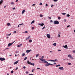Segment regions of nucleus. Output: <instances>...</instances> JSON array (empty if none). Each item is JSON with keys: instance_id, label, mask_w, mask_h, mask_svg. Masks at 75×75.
Returning <instances> with one entry per match:
<instances>
[{"instance_id": "1", "label": "nucleus", "mask_w": 75, "mask_h": 75, "mask_svg": "<svg viewBox=\"0 0 75 75\" xmlns=\"http://www.w3.org/2000/svg\"><path fill=\"white\" fill-rule=\"evenodd\" d=\"M45 63V64H46L45 65V66L46 67H48L49 65H52V64H51L50 63H48V62L47 61H44V62H42V63Z\"/></svg>"}, {"instance_id": "2", "label": "nucleus", "mask_w": 75, "mask_h": 75, "mask_svg": "<svg viewBox=\"0 0 75 75\" xmlns=\"http://www.w3.org/2000/svg\"><path fill=\"white\" fill-rule=\"evenodd\" d=\"M43 58H44V56H42L41 59L39 58V59H40L41 61H45V59H43Z\"/></svg>"}, {"instance_id": "3", "label": "nucleus", "mask_w": 75, "mask_h": 75, "mask_svg": "<svg viewBox=\"0 0 75 75\" xmlns=\"http://www.w3.org/2000/svg\"><path fill=\"white\" fill-rule=\"evenodd\" d=\"M54 24H59V22L57 21H54Z\"/></svg>"}, {"instance_id": "4", "label": "nucleus", "mask_w": 75, "mask_h": 75, "mask_svg": "<svg viewBox=\"0 0 75 75\" xmlns=\"http://www.w3.org/2000/svg\"><path fill=\"white\" fill-rule=\"evenodd\" d=\"M15 42V41H14V42L12 43H9L8 45V47H10V46H11V45H12V44H13V43H14V42Z\"/></svg>"}, {"instance_id": "5", "label": "nucleus", "mask_w": 75, "mask_h": 75, "mask_svg": "<svg viewBox=\"0 0 75 75\" xmlns=\"http://www.w3.org/2000/svg\"><path fill=\"white\" fill-rule=\"evenodd\" d=\"M47 37L48 38H50V37H51V35L47 34Z\"/></svg>"}, {"instance_id": "6", "label": "nucleus", "mask_w": 75, "mask_h": 75, "mask_svg": "<svg viewBox=\"0 0 75 75\" xmlns=\"http://www.w3.org/2000/svg\"><path fill=\"white\" fill-rule=\"evenodd\" d=\"M0 60H1V61H4V60H5V59L4 58L1 57L0 58Z\"/></svg>"}, {"instance_id": "7", "label": "nucleus", "mask_w": 75, "mask_h": 75, "mask_svg": "<svg viewBox=\"0 0 75 75\" xmlns=\"http://www.w3.org/2000/svg\"><path fill=\"white\" fill-rule=\"evenodd\" d=\"M32 51V50H26V52L27 54H28L29 52H30V51Z\"/></svg>"}, {"instance_id": "8", "label": "nucleus", "mask_w": 75, "mask_h": 75, "mask_svg": "<svg viewBox=\"0 0 75 75\" xmlns=\"http://www.w3.org/2000/svg\"><path fill=\"white\" fill-rule=\"evenodd\" d=\"M38 25H41V27H42L43 25H44V23H42V24L41 23L38 24Z\"/></svg>"}, {"instance_id": "9", "label": "nucleus", "mask_w": 75, "mask_h": 75, "mask_svg": "<svg viewBox=\"0 0 75 75\" xmlns=\"http://www.w3.org/2000/svg\"><path fill=\"white\" fill-rule=\"evenodd\" d=\"M59 69H60V70H64V67H59Z\"/></svg>"}, {"instance_id": "10", "label": "nucleus", "mask_w": 75, "mask_h": 75, "mask_svg": "<svg viewBox=\"0 0 75 75\" xmlns=\"http://www.w3.org/2000/svg\"><path fill=\"white\" fill-rule=\"evenodd\" d=\"M3 3V0H1L0 1V5H1V4Z\"/></svg>"}, {"instance_id": "11", "label": "nucleus", "mask_w": 75, "mask_h": 75, "mask_svg": "<svg viewBox=\"0 0 75 75\" xmlns=\"http://www.w3.org/2000/svg\"><path fill=\"white\" fill-rule=\"evenodd\" d=\"M18 60L17 61L15 62L14 63V65H16V64H17V63H18Z\"/></svg>"}, {"instance_id": "12", "label": "nucleus", "mask_w": 75, "mask_h": 75, "mask_svg": "<svg viewBox=\"0 0 75 75\" xmlns=\"http://www.w3.org/2000/svg\"><path fill=\"white\" fill-rule=\"evenodd\" d=\"M31 38V36H29L28 37V38H27L25 39L26 40H28L29 38Z\"/></svg>"}, {"instance_id": "13", "label": "nucleus", "mask_w": 75, "mask_h": 75, "mask_svg": "<svg viewBox=\"0 0 75 75\" xmlns=\"http://www.w3.org/2000/svg\"><path fill=\"white\" fill-rule=\"evenodd\" d=\"M24 12H25V10H23V11L22 12V14H24Z\"/></svg>"}, {"instance_id": "14", "label": "nucleus", "mask_w": 75, "mask_h": 75, "mask_svg": "<svg viewBox=\"0 0 75 75\" xmlns=\"http://www.w3.org/2000/svg\"><path fill=\"white\" fill-rule=\"evenodd\" d=\"M30 64L31 65L34 66V63H32L31 62H30Z\"/></svg>"}, {"instance_id": "15", "label": "nucleus", "mask_w": 75, "mask_h": 75, "mask_svg": "<svg viewBox=\"0 0 75 75\" xmlns=\"http://www.w3.org/2000/svg\"><path fill=\"white\" fill-rule=\"evenodd\" d=\"M68 57H69V58H71V55L70 54H69L68 55Z\"/></svg>"}, {"instance_id": "16", "label": "nucleus", "mask_w": 75, "mask_h": 75, "mask_svg": "<svg viewBox=\"0 0 75 75\" xmlns=\"http://www.w3.org/2000/svg\"><path fill=\"white\" fill-rule=\"evenodd\" d=\"M67 17H70V15H69V14H68L67 15Z\"/></svg>"}, {"instance_id": "17", "label": "nucleus", "mask_w": 75, "mask_h": 75, "mask_svg": "<svg viewBox=\"0 0 75 75\" xmlns=\"http://www.w3.org/2000/svg\"><path fill=\"white\" fill-rule=\"evenodd\" d=\"M35 21L34 20L31 23V24H32L33 23H34V22H35Z\"/></svg>"}, {"instance_id": "18", "label": "nucleus", "mask_w": 75, "mask_h": 75, "mask_svg": "<svg viewBox=\"0 0 75 75\" xmlns=\"http://www.w3.org/2000/svg\"><path fill=\"white\" fill-rule=\"evenodd\" d=\"M21 45H22V44H20V45H18L17 46V47H21Z\"/></svg>"}, {"instance_id": "19", "label": "nucleus", "mask_w": 75, "mask_h": 75, "mask_svg": "<svg viewBox=\"0 0 75 75\" xmlns=\"http://www.w3.org/2000/svg\"><path fill=\"white\" fill-rule=\"evenodd\" d=\"M27 59V57H25V58L24 59V60L25 61V60H26Z\"/></svg>"}, {"instance_id": "20", "label": "nucleus", "mask_w": 75, "mask_h": 75, "mask_svg": "<svg viewBox=\"0 0 75 75\" xmlns=\"http://www.w3.org/2000/svg\"><path fill=\"white\" fill-rule=\"evenodd\" d=\"M25 53H23L22 54V56L23 57H24V56H25Z\"/></svg>"}, {"instance_id": "21", "label": "nucleus", "mask_w": 75, "mask_h": 75, "mask_svg": "<svg viewBox=\"0 0 75 75\" xmlns=\"http://www.w3.org/2000/svg\"><path fill=\"white\" fill-rule=\"evenodd\" d=\"M53 45L54 46H56V45H57V44L55 43H54L53 44Z\"/></svg>"}, {"instance_id": "22", "label": "nucleus", "mask_w": 75, "mask_h": 75, "mask_svg": "<svg viewBox=\"0 0 75 75\" xmlns=\"http://www.w3.org/2000/svg\"><path fill=\"white\" fill-rule=\"evenodd\" d=\"M40 17H43V15L42 14H40Z\"/></svg>"}, {"instance_id": "23", "label": "nucleus", "mask_w": 75, "mask_h": 75, "mask_svg": "<svg viewBox=\"0 0 75 75\" xmlns=\"http://www.w3.org/2000/svg\"><path fill=\"white\" fill-rule=\"evenodd\" d=\"M11 4H12V5H14V2H11Z\"/></svg>"}, {"instance_id": "24", "label": "nucleus", "mask_w": 75, "mask_h": 75, "mask_svg": "<svg viewBox=\"0 0 75 75\" xmlns=\"http://www.w3.org/2000/svg\"><path fill=\"white\" fill-rule=\"evenodd\" d=\"M27 63L28 64H30V61H28Z\"/></svg>"}, {"instance_id": "25", "label": "nucleus", "mask_w": 75, "mask_h": 75, "mask_svg": "<svg viewBox=\"0 0 75 75\" xmlns=\"http://www.w3.org/2000/svg\"><path fill=\"white\" fill-rule=\"evenodd\" d=\"M70 58H71V59H74V57H73L72 56H71V57H70Z\"/></svg>"}, {"instance_id": "26", "label": "nucleus", "mask_w": 75, "mask_h": 75, "mask_svg": "<svg viewBox=\"0 0 75 75\" xmlns=\"http://www.w3.org/2000/svg\"><path fill=\"white\" fill-rule=\"evenodd\" d=\"M14 73V71H11V74H13V73Z\"/></svg>"}, {"instance_id": "27", "label": "nucleus", "mask_w": 75, "mask_h": 75, "mask_svg": "<svg viewBox=\"0 0 75 75\" xmlns=\"http://www.w3.org/2000/svg\"><path fill=\"white\" fill-rule=\"evenodd\" d=\"M29 41L30 42H32V40H29Z\"/></svg>"}, {"instance_id": "28", "label": "nucleus", "mask_w": 75, "mask_h": 75, "mask_svg": "<svg viewBox=\"0 0 75 75\" xmlns=\"http://www.w3.org/2000/svg\"><path fill=\"white\" fill-rule=\"evenodd\" d=\"M67 47H68L67 45H66L65 46V48H67Z\"/></svg>"}, {"instance_id": "29", "label": "nucleus", "mask_w": 75, "mask_h": 75, "mask_svg": "<svg viewBox=\"0 0 75 75\" xmlns=\"http://www.w3.org/2000/svg\"><path fill=\"white\" fill-rule=\"evenodd\" d=\"M59 66H61L60 64H59L58 65H57L56 66V67H59Z\"/></svg>"}, {"instance_id": "30", "label": "nucleus", "mask_w": 75, "mask_h": 75, "mask_svg": "<svg viewBox=\"0 0 75 75\" xmlns=\"http://www.w3.org/2000/svg\"><path fill=\"white\" fill-rule=\"evenodd\" d=\"M58 18L59 20H60V19H61V17L59 16Z\"/></svg>"}, {"instance_id": "31", "label": "nucleus", "mask_w": 75, "mask_h": 75, "mask_svg": "<svg viewBox=\"0 0 75 75\" xmlns=\"http://www.w3.org/2000/svg\"><path fill=\"white\" fill-rule=\"evenodd\" d=\"M68 65H71V63H68Z\"/></svg>"}, {"instance_id": "32", "label": "nucleus", "mask_w": 75, "mask_h": 75, "mask_svg": "<svg viewBox=\"0 0 75 75\" xmlns=\"http://www.w3.org/2000/svg\"><path fill=\"white\" fill-rule=\"evenodd\" d=\"M10 23H8L7 24V25H8V26H9V25H10Z\"/></svg>"}, {"instance_id": "33", "label": "nucleus", "mask_w": 75, "mask_h": 75, "mask_svg": "<svg viewBox=\"0 0 75 75\" xmlns=\"http://www.w3.org/2000/svg\"><path fill=\"white\" fill-rule=\"evenodd\" d=\"M62 15H65V14H66V13H62Z\"/></svg>"}, {"instance_id": "34", "label": "nucleus", "mask_w": 75, "mask_h": 75, "mask_svg": "<svg viewBox=\"0 0 75 75\" xmlns=\"http://www.w3.org/2000/svg\"><path fill=\"white\" fill-rule=\"evenodd\" d=\"M54 1L57 2L58 1V0H53Z\"/></svg>"}, {"instance_id": "35", "label": "nucleus", "mask_w": 75, "mask_h": 75, "mask_svg": "<svg viewBox=\"0 0 75 75\" xmlns=\"http://www.w3.org/2000/svg\"><path fill=\"white\" fill-rule=\"evenodd\" d=\"M28 33V31H26L24 32V33Z\"/></svg>"}, {"instance_id": "36", "label": "nucleus", "mask_w": 75, "mask_h": 75, "mask_svg": "<svg viewBox=\"0 0 75 75\" xmlns=\"http://www.w3.org/2000/svg\"><path fill=\"white\" fill-rule=\"evenodd\" d=\"M60 37H61V36H60V35L58 34V37L60 38Z\"/></svg>"}, {"instance_id": "37", "label": "nucleus", "mask_w": 75, "mask_h": 75, "mask_svg": "<svg viewBox=\"0 0 75 75\" xmlns=\"http://www.w3.org/2000/svg\"><path fill=\"white\" fill-rule=\"evenodd\" d=\"M37 69H40V70H41V69H40V68L38 67L37 68Z\"/></svg>"}, {"instance_id": "38", "label": "nucleus", "mask_w": 75, "mask_h": 75, "mask_svg": "<svg viewBox=\"0 0 75 75\" xmlns=\"http://www.w3.org/2000/svg\"><path fill=\"white\" fill-rule=\"evenodd\" d=\"M42 3H40V4H39V5H40V6H41V5H42Z\"/></svg>"}, {"instance_id": "39", "label": "nucleus", "mask_w": 75, "mask_h": 75, "mask_svg": "<svg viewBox=\"0 0 75 75\" xmlns=\"http://www.w3.org/2000/svg\"><path fill=\"white\" fill-rule=\"evenodd\" d=\"M32 30H34V27H32Z\"/></svg>"}, {"instance_id": "40", "label": "nucleus", "mask_w": 75, "mask_h": 75, "mask_svg": "<svg viewBox=\"0 0 75 75\" xmlns=\"http://www.w3.org/2000/svg\"><path fill=\"white\" fill-rule=\"evenodd\" d=\"M39 56V54H37L36 55V57H38Z\"/></svg>"}, {"instance_id": "41", "label": "nucleus", "mask_w": 75, "mask_h": 75, "mask_svg": "<svg viewBox=\"0 0 75 75\" xmlns=\"http://www.w3.org/2000/svg\"><path fill=\"white\" fill-rule=\"evenodd\" d=\"M49 61H51V62H52V60H49Z\"/></svg>"}, {"instance_id": "42", "label": "nucleus", "mask_w": 75, "mask_h": 75, "mask_svg": "<svg viewBox=\"0 0 75 75\" xmlns=\"http://www.w3.org/2000/svg\"><path fill=\"white\" fill-rule=\"evenodd\" d=\"M23 25V23H22L21 24H20L19 25Z\"/></svg>"}, {"instance_id": "43", "label": "nucleus", "mask_w": 75, "mask_h": 75, "mask_svg": "<svg viewBox=\"0 0 75 75\" xmlns=\"http://www.w3.org/2000/svg\"><path fill=\"white\" fill-rule=\"evenodd\" d=\"M73 53H75V50H73Z\"/></svg>"}, {"instance_id": "44", "label": "nucleus", "mask_w": 75, "mask_h": 75, "mask_svg": "<svg viewBox=\"0 0 75 75\" xmlns=\"http://www.w3.org/2000/svg\"><path fill=\"white\" fill-rule=\"evenodd\" d=\"M18 69V68L17 67H16V70H17V69Z\"/></svg>"}, {"instance_id": "45", "label": "nucleus", "mask_w": 75, "mask_h": 75, "mask_svg": "<svg viewBox=\"0 0 75 75\" xmlns=\"http://www.w3.org/2000/svg\"><path fill=\"white\" fill-rule=\"evenodd\" d=\"M44 28H45V27H44L43 28H42V30H43V29H44Z\"/></svg>"}, {"instance_id": "46", "label": "nucleus", "mask_w": 75, "mask_h": 75, "mask_svg": "<svg viewBox=\"0 0 75 75\" xmlns=\"http://www.w3.org/2000/svg\"><path fill=\"white\" fill-rule=\"evenodd\" d=\"M50 23H52V22H53V21H52V20H51L50 21Z\"/></svg>"}, {"instance_id": "47", "label": "nucleus", "mask_w": 75, "mask_h": 75, "mask_svg": "<svg viewBox=\"0 0 75 75\" xmlns=\"http://www.w3.org/2000/svg\"><path fill=\"white\" fill-rule=\"evenodd\" d=\"M11 34V33H10V34H9L8 35H6L8 36V35H10Z\"/></svg>"}, {"instance_id": "48", "label": "nucleus", "mask_w": 75, "mask_h": 75, "mask_svg": "<svg viewBox=\"0 0 75 75\" xmlns=\"http://www.w3.org/2000/svg\"><path fill=\"white\" fill-rule=\"evenodd\" d=\"M14 34H15V33H16V31H15L13 32Z\"/></svg>"}, {"instance_id": "49", "label": "nucleus", "mask_w": 75, "mask_h": 75, "mask_svg": "<svg viewBox=\"0 0 75 75\" xmlns=\"http://www.w3.org/2000/svg\"><path fill=\"white\" fill-rule=\"evenodd\" d=\"M48 18H49V19H51V17H48Z\"/></svg>"}, {"instance_id": "50", "label": "nucleus", "mask_w": 75, "mask_h": 75, "mask_svg": "<svg viewBox=\"0 0 75 75\" xmlns=\"http://www.w3.org/2000/svg\"><path fill=\"white\" fill-rule=\"evenodd\" d=\"M26 74H28V72L26 71Z\"/></svg>"}, {"instance_id": "51", "label": "nucleus", "mask_w": 75, "mask_h": 75, "mask_svg": "<svg viewBox=\"0 0 75 75\" xmlns=\"http://www.w3.org/2000/svg\"><path fill=\"white\" fill-rule=\"evenodd\" d=\"M15 9H16V8H13V10H15Z\"/></svg>"}, {"instance_id": "52", "label": "nucleus", "mask_w": 75, "mask_h": 75, "mask_svg": "<svg viewBox=\"0 0 75 75\" xmlns=\"http://www.w3.org/2000/svg\"><path fill=\"white\" fill-rule=\"evenodd\" d=\"M25 68H26V67H25V66H24V67H23V68L24 69H25Z\"/></svg>"}, {"instance_id": "53", "label": "nucleus", "mask_w": 75, "mask_h": 75, "mask_svg": "<svg viewBox=\"0 0 75 75\" xmlns=\"http://www.w3.org/2000/svg\"><path fill=\"white\" fill-rule=\"evenodd\" d=\"M33 6H35V4H34L33 5Z\"/></svg>"}, {"instance_id": "54", "label": "nucleus", "mask_w": 75, "mask_h": 75, "mask_svg": "<svg viewBox=\"0 0 75 75\" xmlns=\"http://www.w3.org/2000/svg\"><path fill=\"white\" fill-rule=\"evenodd\" d=\"M70 27V25H69L67 26V28H68V27Z\"/></svg>"}, {"instance_id": "55", "label": "nucleus", "mask_w": 75, "mask_h": 75, "mask_svg": "<svg viewBox=\"0 0 75 75\" xmlns=\"http://www.w3.org/2000/svg\"><path fill=\"white\" fill-rule=\"evenodd\" d=\"M28 75H34V74H30Z\"/></svg>"}, {"instance_id": "56", "label": "nucleus", "mask_w": 75, "mask_h": 75, "mask_svg": "<svg viewBox=\"0 0 75 75\" xmlns=\"http://www.w3.org/2000/svg\"><path fill=\"white\" fill-rule=\"evenodd\" d=\"M46 6H48V4H46Z\"/></svg>"}, {"instance_id": "57", "label": "nucleus", "mask_w": 75, "mask_h": 75, "mask_svg": "<svg viewBox=\"0 0 75 75\" xmlns=\"http://www.w3.org/2000/svg\"><path fill=\"white\" fill-rule=\"evenodd\" d=\"M66 19H64V21L65 22H66Z\"/></svg>"}, {"instance_id": "58", "label": "nucleus", "mask_w": 75, "mask_h": 75, "mask_svg": "<svg viewBox=\"0 0 75 75\" xmlns=\"http://www.w3.org/2000/svg\"><path fill=\"white\" fill-rule=\"evenodd\" d=\"M32 72H34V70L33 69V70H32Z\"/></svg>"}, {"instance_id": "59", "label": "nucleus", "mask_w": 75, "mask_h": 75, "mask_svg": "<svg viewBox=\"0 0 75 75\" xmlns=\"http://www.w3.org/2000/svg\"><path fill=\"white\" fill-rule=\"evenodd\" d=\"M57 61V59H55L54 60V62L56 61Z\"/></svg>"}, {"instance_id": "60", "label": "nucleus", "mask_w": 75, "mask_h": 75, "mask_svg": "<svg viewBox=\"0 0 75 75\" xmlns=\"http://www.w3.org/2000/svg\"><path fill=\"white\" fill-rule=\"evenodd\" d=\"M53 6H54V5H52V6H51V7H53Z\"/></svg>"}, {"instance_id": "61", "label": "nucleus", "mask_w": 75, "mask_h": 75, "mask_svg": "<svg viewBox=\"0 0 75 75\" xmlns=\"http://www.w3.org/2000/svg\"><path fill=\"white\" fill-rule=\"evenodd\" d=\"M58 51H61V50H58Z\"/></svg>"}, {"instance_id": "62", "label": "nucleus", "mask_w": 75, "mask_h": 75, "mask_svg": "<svg viewBox=\"0 0 75 75\" xmlns=\"http://www.w3.org/2000/svg\"><path fill=\"white\" fill-rule=\"evenodd\" d=\"M50 52H53L52 51H50Z\"/></svg>"}, {"instance_id": "63", "label": "nucleus", "mask_w": 75, "mask_h": 75, "mask_svg": "<svg viewBox=\"0 0 75 75\" xmlns=\"http://www.w3.org/2000/svg\"><path fill=\"white\" fill-rule=\"evenodd\" d=\"M18 0H16V2H17V1H18Z\"/></svg>"}, {"instance_id": "64", "label": "nucleus", "mask_w": 75, "mask_h": 75, "mask_svg": "<svg viewBox=\"0 0 75 75\" xmlns=\"http://www.w3.org/2000/svg\"><path fill=\"white\" fill-rule=\"evenodd\" d=\"M6 74L7 75H9V74L8 73H7Z\"/></svg>"}]
</instances>
